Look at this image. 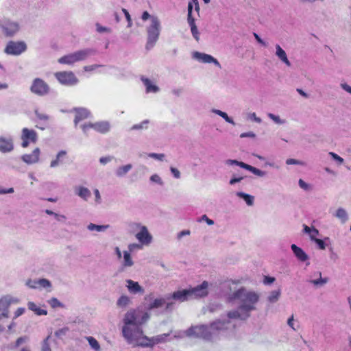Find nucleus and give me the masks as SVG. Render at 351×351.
Returning a JSON list of instances; mask_svg holds the SVG:
<instances>
[{"instance_id":"1","label":"nucleus","mask_w":351,"mask_h":351,"mask_svg":"<svg viewBox=\"0 0 351 351\" xmlns=\"http://www.w3.org/2000/svg\"><path fill=\"white\" fill-rule=\"evenodd\" d=\"M237 283L232 281L226 284L229 292L226 294V300L229 303L238 304L239 309L248 314L256 309V304L259 300V295L244 287L237 288Z\"/></svg>"},{"instance_id":"2","label":"nucleus","mask_w":351,"mask_h":351,"mask_svg":"<svg viewBox=\"0 0 351 351\" xmlns=\"http://www.w3.org/2000/svg\"><path fill=\"white\" fill-rule=\"evenodd\" d=\"M228 321L217 320L209 326L202 324L192 326L185 330L186 337L202 339L206 341L212 340L219 331L226 328Z\"/></svg>"},{"instance_id":"3","label":"nucleus","mask_w":351,"mask_h":351,"mask_svg":"<svg viewBox=\"0 0 351 351\" xmlns=\"http://www.w3.org/2000/svg\"><path fill=\"white\" fill-rule=\"evenodd\" d=\"M122 335L126 341L134 347L146 348L148 337L143 335L141 326L133 324H125L122 328Z\"/></svg>"},{"instance_id":"4","label":"nucleus","mask_w":351,"mask_h":351,"mask_svg":"<svg viewBox=\"0 0 351 351\" xmlns=\"http://www.w3.org/2000/svg\"><path fill=\"white\" fill-rule=\"evenodd\" d=\"M149 317L150 315L148 311H145L138 307L136 309H131L125 314L123 324L141 326L147 322Z\"/></svg>"},{"instance_id":"5","label":"nucleus","mask_w":351,"mask_h":351,"mask_svg":"<svg viewBox=\"0 0 351 351\" xmlns=\"http://www.w3.org/2000/svg\"><path fill=\"white\" fill-rule=\"evenodd\" d=\"M96 52V50L93 49L86 48L64 56L60 58L58 62L60 64L73 65L75 62L85 60L88 58L95 55Z\"/></svg>"},{"instance_id":"6","label":"nucleus","mask_w":351,"mask_h":351,"mask_svg":"<svg viewBox=\"0 0 351 351\" xmlns=\"http://www.w3.org/2000/svg\"><path fill=\"white\" fill-rule=\"evenodd\" d=\"M160 21L157 16L151 18V23L147 27V38L145 49L149 50L154 47L158 40L160 33Z\"/></svg>"},{"instance_id":"7","label":"nucleus","mask_w":351,"mask_h":351,"mask_svg":"<svg viewBox=\"0 0 351 351\" xmlns=\"http://www.w3.org/2000/svg\"><path fill=\"white\" fill-rule=\"evenodd\" d=\"M224 163H225V165H226L228 166H233V165L239 166L241 168H243L244 169H246V170L252 172V173L257 176L258 177L263 178V177L266 176V175H267L266 171H262V170L257 169L254 167H252L248 164H246L243 162L239 161L237 160L228 159V160H225Z\"/></svg>"},{"instance_id":"8","label":"nucleus","mask_w":351,"mask_h":351,"mask_svg":"<svg viewBox=\"0 0 351 351\" xmlns=\"http://www.w3.org/2000/svg\"><path fill=\"white\" fill-rule=\"evenodd\" d=\"M30 90L38 96H45L49 93V86L42 79L35 78L30 87Z\"/></svg>"},{"instance_id":"9","label":"nucleus","mask_w":351,"mask_h":351,"mask_svg":"<svg viewBox=\"0 0 351 351\" xmlns=\"http://www.w3.org/2000/svg\"><path fill=\"white\" fill-rule=\"evenodd\" d=\"M27 49V45L23 41H10L8 43L4 52L8 55L19 56Z\"/></svg>"},{"instance_id":"10","label":"nucleus","mask_w":351,"mask_h":351,"mask_svg":"<svg viewBox=\"0 0 351 351\" xmlns=\"http://www.w3.org/2000/svg\"><path fill=\"white\" fill-rule=\"evenodd\" d=\"M55 77L60 84L65 86H74L78 82V79L71 71L57 72Z\"/></svg>"},{"instance_id":"11","label":"nucleus","mask_w":351,"mask_h":351,"mask_svg":"<svg viewBox=\"0 0 351 351\" xmlns=\"http://www.w3.org/2000/svg\"><path fill=\"white\" fill-rule=\"evenodd\" d=\"M208 283L204 281L200 285L195 287L189 289L191 299L205 297L208 295Z\"/></svg>"},{"instance_id":"12","label":"nucleus","mask_w":351,"mask_h":351,"mask_svg":"<svg viewBox=\"0 0 351 351\" xmlns=\"http://www.w3.org/2000/svg\"><path fill=\"white\" fill-rule=\"evenodd\" d=\"M14 140L11 136H0V152L10 153L14 150Z\"/></svg>"},{"instance_id":"13","label":"nucleus","mask_w":351,"mask_h":351,"mask_svg":"<svg viewBox=\"0 0 351 351\" xmlns=\"http://www.w3.org/2000/svg\"><path fill=\"white\" fill-rule=\"evenodd\" d=\"M192 57L193 59L198 60L202 63H213L215 66L219 68H221V64L219 61L209 54H206L204 53H201L199 51H195L192 54Z\"/></svg>"},{"instance_id":"14","label":"nucleus","mask_w":351,"mask_h":351,"mask_svg":"<svg viewBox=\"0 0 351 351\" xmlns=\"http://www.w3.org/2000/svg\"><path fill=\"white\" fill-rule=\"evenodd\" d=\"M135 237L141 245H148L152 241V236L149 232L147 228L145 226L141 227Z\"/></svg>"},{"instance_id":"15","label":"nucleus","mask_w":351,"mask_h":351,"mask_svg":"<svg viewBox=\"0 0 351 351\" xmlns=\"http://www.w3.org/2000/svg\"><path fill=\"white\" fill-rule=\"evenodd\" d=\"M12 298L6 295L0 299V320L9 317V307L12 303Z\"/></svg>"},{"instance_id":"16","label":"nucleus","mask_w":351,"mask_h":351,"mask_svg":"<svg viewBox=\"0 0 351 351\" xmlns=\"http://www.w3.org/2000/svg\"><path fill=\"white\" fill-rule=\"evenodd\" d=\"M75 113L74 119V125L76 127L80 121L90 117L91 112L85 108H74L72 110Z\"/></svg>"},{"instance_id":"17","label":"nucleus","mask_w":351,"mask_h":351,"mask_svg":"<svg viewBox=\"0 0 351 351\" xmlns=\"http://www.w3.org/2000/svg\"><path fill=\"white\" fill-rule=\"evenodd\" d=\"M308 282L315 287H319L325 285L328 282V278H322L321 271H315L309 276Z\"/></svg>"},{"instance_id":"18","label":"nucleus","mask_w":351,"mask_h":351,"mask_svg":"<svg viewBox=\"0 0 351 351\" xmlns=\"http://www.w3.org/2000/svg\"><path fill=\"white\" fill-rule=\"evenodd\" d=\"M2 29L7 36H12L19 31V26L16 22L7 21L2 25Z\"/></svg>"},{"instance_id":"19","label":"nucleus","mask_w":351,"mask_h":351,"mask_svg":"<svg viewBox=\"0 0 351 351\" xmlns=\"http://www.w3.org/2000/svg\"><path fill=\"white\" fill-rule=\"evenodd\" d=\"M168 299H173L180 302L191 300L189 289L179 290L168 296Z\"/></svg>"},{"instance_id":"20","label":"nucleus","mask_w":351,"mask_h":351,"mask_svg":"<svg viewBox=\"0 0 351 351\" xmlns=\"http://www.w3.org/2000/svg\"><path fill=\"white\" fill-rule=\"evenodd\" d=\"M40 152V149L36 148L32 154L23 155L21 159L28 165L36 163L39 160Z\"/></svg>"},{"instance_id":"21","label":"nucleus","mask_w":351,"mask_h":351,"mask_svg":"<svg viewBox=\"0 0 351 351\" xmlns=\"http://www.w3.org/2000/svg\"><path fill=\"white\" fill-rule=\"evenodd\" d=\"M92 129L95 130L97 132L105 134L110 130V124L108 121L92 123Z\"/></svg>"},{"instance_id":"22","label":"nucleus","mask_w":351,"mask_h":351,"mask_svg":"<svg viewBox=\"0 0 351 351\" xmlns=\"http://www.w3.org/2000/svg\"><path fill=\"white\" fill-rule=\"evenodd\" d=\"M227 316L229 319L245 320L250 316V314H248L245 311H241L239 309V306H238L237 309L229 311Z\"/></svg>"},{"instance_id":"23","label":"nucleus","mask_w":351,"mask_h":351,"mask_svg":"<svg viewBox=\"0 0 351 351\" xmlns=\"http://www.w3.org/2000/svg\"><path fill=\"white\" fill-rule=\"evenodd\" d=\"M291 249L298 261L305 262L308 260L309 257L307 254L295 244H292L291 245Z\"/></svg>"},{"instance_id":"24","label":"nucleus","mask_w":351,"mask_h":351,"mask_svg":"<svg viewBox=\"0 0 351 351\" xmlns=\"http://www.w3.org/2000/svg\"><path fill=\"white\" fill-rule=\"evenodd\" d=\"M169 335L170 333H164L153 337L152 338L148 337V340L146 342L147 344L146 348L153 347L155 344L166 342L167 338L169 336Z\"/></svg>"},{"instance_id":"25","label":"nucleus","mask_w":351,"mask_h":351,"mask_svg":"<svg viewBox=\"0 0 351 351\" xmlns=\"http://www.w3.org/2000/svg\"><path fill=\"white\" fill-rule=\"evenodd\" d=\"M21 139H27L35 143L38 140V135L35 130L25 128L22 130Z\"/></svg>"},{"instance_id":"26","label":"nucleus","mask_w":351,"mask_h":351,"mask_svg":"<svg viewBox=\"0 0 351 351\" xmlns=\"http://www.w3.org/2000/svg\"><path fill=\"white\" fill-rule=\"evenodd\" d=\"M127 288L130 293L133 294L144 293L143 288L137 282L132 280H127Z\"/></svg>"},{"instance_id":"27","label":"nucleus","mask_w":351,"mask_h":351,"mask_svg":"<svg viewBox=\"0 0 351 351\" xmlns=\"http://www.w3.org/2000/svg\"><path fill=\"white\" fill-rule=\"evenodd\" d=\"M141 80L145 86L146 93H158L159 91V87L152 83V82L145 76L141 77Z\"/></svg>"},{"instance_id":"28","label":"nucleus","mask_w":351,"mask_h":351,"mask_svg":"<svg viewBox=\"0 0 351 351\" xmlns=\"http://www.w3.org/2000/svg\"><path fill=\"white\" fill-rule=\"evenodd\" d=\"M75 193L84 201H87L91 196L90 191L88 188L82 186L75 187Z\"/></svg>"},{"instance_id":"29","label":"nucleus","mask_w":351,"mask_h":351,"mask_svg":"<svg viewBox=\"0 0 351 351\" xmlns=\"http://www.w3.org/2000/svg\"><path fill=\"white\" fill-rule=\"evenodd\" d=\"M276 56L287 66H290L291 65L289 60L285 51L279 45H276Z\"/></svg>"},{"instance_id":"30","label":"nucleus","mask_w":351,"mask_h":351,"mask_svg":"<svg viewBox=\"0 0 351 351\" xmlns=\"http://www.w3.org/2000/svg\"><path fill=\"white\" fill-rule=\"evenodd\" d=\"M166 303V299L164 298L154 299L146 307V310L150 311L154 308L162 307Z\"/></svg>"},{"instance_id":"31","label":"nucleus","mask_w":351,"mask_h":351,"mask_svg":"<svg viewBox=\"0 0 351 351\" xmlns=\"http://www.w3.org/2000/svg\"><path fill=\"white\" fill-rule=\"evenodd\" d=\"M339 219L341 223H345L348 220V212L343 208H339L333 215Z\"/></svg>"},{"instance_id":"32","label":"nucleus","mask_w":351,"mask_h":351,"mask_svg":"<svg viewBox=\"0 0 351 351\" xmlns=\"http://www.w3.org/2000/svg\"><path fill=\"white\" fill-rule=\"evenodd\" d=\"M132 168L131 164H127L125 165L119 167L115 171V175L118 178L124 177Z\"/></svg>"},{"instance_id":"33","label":"nucleus","mask_w":351,"mask_h":351,"mask_svg":"<svg viewBox=\"0 0 351 351\" xmlns=\"http://www.w3.org/2000/svg\"><path fill=\"white\" fill-rule=\"evenodd\" d=\"M27 307L30 311H34L37 315H46L47 314V311L46 310L38 307L33 302H29L27 303Z\"/></svg>"},{"instance_id":"34","label":"nucleus","mask_w":351,"mask_h":351,"mask_svg":"<svg viewBox=\"0 0 351 351\" xmlns=\"http://www.w3.org/2000/svg\"><path fill=\"white\" fill-rule=\"evenodd\" d=\"M66 152L62 150L58 153L56 159L51 162L50 167L52 168L58 167L62 162V158L66 156Z\"/></svg>"},{"instance_id":"35","label":"nucleus","mask_w":351,"mask_h":351,"mask_svg":"<svg viewBox=\"0 0 351 351\" xmlns=\"http://www.w3.org/2000/svg\"><path fill=\"white\" fill-rule=\"evenodd\" d=\"M212 112L213 113L220 116L221 117H222L226 122L230 123L231 125H236L234 120L231 117H228V115L226 112H223L220 110H217V109H213Z\"/></svg>"},{"instance_id":"36","label":"nucleus","mask_w":351,"mask_h":351,"mask_svg":"<svg viewBox=\"0 0 351 351\" xmlns=\"http://www.w3.org/2000/svg\"><path fill=\"white\" fill-rule=\"evenodd\" d=\"M134 265V261L132 259L130 252L124 251L123 252V261L122 263V266L123 267H130Z\"/></svg>"},{"instance_id":"37","label":"nucleus","mask_w":351,"mask_h":351,"mask_svg":"<svg viewBox=\"0 0 351 351\" xmlns=\"http://www.w3.org/2000/svg\"><path fill=\"white\" fill-rule=\"evenodd\" d=\"M109 225H96L90 223L88 225L87 228L90 231L104 232L109 228Z\"/></svg>"},{"instance_id":"38","label":"nucleus","mask_w":351,"mask_h":351,"mask_svg":"<svg viewBox=\"0 0 351 351\" xmlns=\"http://www.w3.org/2000/svg\"><path fill=\"white\" fill-rule=\"evenodd\" d=\"M236 195L239 197L243 199L248 206L253 205L254 199L253 196L248 195L247 193H245L243 192H237Z\"/></svg>"},{"instance_id":"39","label":"nucleus","mask_w":351,"mask_h":351,"mask_svg":"<svg viewBox=\"0 0 351 351\" xmlns=\"http://www.w3.org/2000/svg\"><path fill=\"white\" fill-rule=\"evenodd\" d=\"M280 293H281L280 289L272 291L269 293V295H268L267 300L270 303H275V302H276L279 300V298L280 296Z\"/></svg>"},{"instance_id":"40","label":"nucleus","mask_w":351,"mask_h":351,"mask_svg":"<svg viewBox=\"0 0 351 351\" xmlns=\"http://www.w3.org/2000/svg\"><path fill=\"white\" fill-rule=\"evenodd\" d=\"M193 5L190 2L188 5L187 21L189 25H195V18L192 16Z\"/></svg>"},{"instance_id":"41","label":"nucleus","mask_w":351,"mask_h":351,"mask_svg":"<svg viewBox=\"0 0 351 351\" xmlns=\"http://www.w3.org/2000/svg\"><path fill=\"white\" fill-rule=\"evenodd\" d=\"M130 302V298L126 295H121L117 302V304L119 307L127 306Z\"/></svg>"},{"instance_id":"42","label":"nucleus","mask_w":351,"mask_h":351,"mask_svg":"<svg viewBox=\"0 0 351 351\" xmlns=\"http://www.w3.org/2000/svg\"><path fill=\"white\" fill-rule=\"evenodd\" d=\"M149 120H144L140 123L134 124L130 128L131 130H140L147 128V125L149 124Z\"/></svg>"},{"instance_id":"43","label":"nucleus","mask_w":351,"mask_h":351,"mask_svg":"<svg viewBox=\"0 0 351 351\" xmlns=\"http://www.w3.org/2000/svg\"><path fill=\"white\" fill-rule=\"evenodd\" d=\"M86 339L93 349L95 350L96 351H98L100 349V346L98 341L94 337H87Z\"/></svg>"},{"instance_id":"44","label":"nucleus","mask_w":351,"mask_h":351,"mask_svg":"<svg viewBox=\"0 0 351 351\" xmlns=\"http://www.w3.org/2000/svg\"><path fill=\"white\" fill-rule=\"evenodd\" d=\"M267 116L268 117H269V119H271L274 123L277 124L282 125L286 123V121L285 119H280L279 116L276 115L274 114L269 113Z\"/></svg>"},{"instance_id":"45","label":"nucleus","mask_w":351,"mask_h":351,"mask_svg":"<svg viewBox=\"0 0 351 351\" xmlns=\"http://www.w3.org/2000/svg\"><path fill=\"white\" fill-rule=\"evenodd\" d=\"M51 339V335H49L42 342L41 351H51L49 340Z\"/></svg>"},{"instance_id":"46","label":"nucleus","mask_w":351,"mask_h":351,"mask_svg":"<svg viewBox=\"0 0 351 351\" xmlns=\"http://www.w3.org/2000/svg\"><path fill=\"white\" fill-rule=\"evenodd\" d=\"M48 304L53 308L58 307H64L62 303H61L56 298H52L48 300Z\"/></svg>"},{"instance_id":"47","label":"nucleus","mask_w":351,"mask_h":351,"mask_svg":"<svg viewBox=\"0 0 351 351\" xmlns=\"http://www.w3.org/2000/svg\"><path fill=\"white\" fill-rule=\"evenodd\" d=\"M38 287H43V288H51V283L47 279H45V278L38 279Z\"/></svg>"},{"instance_id":"48","label":"nucleus","mask_w":351,"mask_h":351,"mask_svg":"<svg viewBox=\"0 0 351 351\" xmlns=\"http://www.w3.org/2000/svg\"><path fill=\"white\" fill-rule=\"evenodd\" d=\"M286 164L288 165H301V166H304L306 165V163L304 161L296 160L294 158L287 159Z\"/></svg>"},{"instance_id":"49","label":"nucleus","mask_w":351,"mask_h":351,"mask_svg":"<svg viewBox=\"0 0 351 351\" xmlns=\"http://www.w3.org/2000/svg\"><path fill=\"white\" fill-rule=\"evenodd\" d=\"M191 27V34L193 36V38L199 41V33L197 29V27L196 25H189Z\"/></svg>"},{"instance_id":"50","label":"nucleus","mask_w":351,"mask_h":351,"mask_svg":"<svg viewBox=\"0 0 351 351\" xmlns=\"http://www.w3.org/2000/svg\"><path fill=\"white\" fill-rule=\"evenodd\" d=\"M69 328L68 327H64L62 328H60L55 332V335L60 338L62 336L66 335V334L69 332Z\"/></svg>"},{"instance_id":"51","label":"nucleus","mask_w":351,"mask_h":351,"mask_svg":"<svg viewBox=\"0 0 351 351\" xmlns=\"http://www.w3.org/2000/svg\"><path fill=\"white\" fill-rule=\"evenodd\" d=\"M34 112L36 117L40 120L47 121L49 119V117L47 114L39 112L37 109L35 110Z\"/></svg>"},{"instance_id":"52","label":"nucleus","mask_w":351,"mask_h":351,"mask_svg":"<svg viewBox=\"0 0 351 351\" xmlns=\"http://www.w3.org/2000/svg\"><path fill=\"white\" fill-rule=\"evenodd\" d=\"M29 341V337L27 336H23L18 338L15 342L14 348H17L20 346L21 344L25 343Z\"/></svg>"},{"instance_id":"53","label":"nucleus","mask_w":351,"mask_h":351,"mask_svg":"<svg viewBox=\"0 0 351 351\" xmlns=\"http://www.w3.org/2000/svg\"><path fill=\"white\" fill-rule=\"evenodd\" d=\"M150 180L152 182L157 183L158 184L162 186L164 184L161 178L158 174H154L150 177Z\"/></svg>"},{"instance_id":"54","label":"nucleus","mask_w":351,"mask_h":351,"mask_svg":"<svg viewBox=\"0 0 351 351\" xmlns=\"http://www.w3.org/2000/svg\"><path fill=\"white\" fill-rule=\"evenodd\" d=\"M26 285L31 289H38V280H31L29 279L26 282Z\"/></svg>"},{"instance_id":"55","label":"nucleus","mask_w":351,"mask_h":351,"mask_svg":"<svg viewBox=\"0 0 351 351\" xmlns=\"http://www.w3.org/2000/svg\"><path fill=\"white\" fill-rule=\"evenodd\" d=\"M298 184L300 186V187L302 189H304V191H310L311 190V186L310 184H307L306 182H305L302 179H300L298 180Z\"/></svg>"},{"instance_id":"56","label":"nucleus","mask_w":351,"mask_h":351,"mask_svg":"<svg viewBox=\"0 0 351 351\" xmlns=\"http://www.w3.org/2000/svg\"><path fill=\"white\" fill-rule=\"evenodd\" d=\"M197 221L198 222L205 221L209 226L214 224V221L209 219L206 215H203L200 218L197 219Z\"/></svg>"},{"instance_id":"57","label":"nucleus","mask_w":351,"mask_h":351,"mask_svg":"<svg viewBox=\"0 0 351 351\" xmlns=\"http://www.w3.org/2000/svg\"><path fill=\"white\" fill-rule=\"evenodd\" d=\"M141 243H130L128 245V251L130 253L134 252L135 250L141 249L142 248Z\"/></svg>"},{"instance_id":"58","label":"nucleus","mask_w":351,"mask_h":351,"mask_svg":"<svg viewBox=\"0 0 351 351\" xmlns=\"http://www.w3.org/2000/svg\"><path fill=\"white\" fill-rule=\"evenodd\" d=\"M329 155L332 157L333 160L337 161L339 165H341L343 163L344 160L343 158L340 157L339 155L334 152H329Z\"/></svg>"},{"instance_id":"59","label":"nucleus","mask_w":351,"mask_h":351,"mask_svg":"<svg viewBox=\"0 0 351 351\" xmlns=\"http://www.w3.org/2000/svg\"><path fill=\"white\" fill-rule=\"evenodd\" d=\"M148 156L152 158L162 161L165 158V155L164 154L150 153L148 154Z\"/></svg>"},{"instance_id":"60","label":"nucleus","mask_w":351,"mask_h":351,"mask_svg":"<svg viewBox=\"0 0 351 351\" xmlns=\"http://www.w3.org/2000/svg\"><path fill=\"white\" fill-rule=\"evenodd\" d=\"M128 226L131 231H135V230L139 231L141 227H142L143 225H141L139 223L132 222V223H129Z\"/></svg>"},{"instance_id":"61","label":"nucleus","mask_w":351,"mask_h":351,"mask_svg":"<svg viewBox=\"0 0 351 351\" xmlns=\"http://www.w3.org/2000/svg\"><path fill=\"white\" fill-rule=\"evenodd\" d=\"M81 129L82 130L84 134L86 135V136H88V130L92 128V123H84V124H82L81 126H80Z\"/></svg>"},{"instance_id":"62","label":"nucleus","mask_w":351,"mask_h":351,"mask_svg":"<svg viewBox=\"0 0 351 351\" xmlns=\"http://www.w3.org/2000/svg\"><path fill=\"white\" fill-rule=\"evenodd\" d=\"M319 234V231L314 227H312L311 230V232L309 234V237L312 241H315L317 239L316 237Z\"/></svg>"},{"instance_id":"63","label":"nucleus","mask_w":351,"mask_h":351,"mask_svg":"<svg viewBox=\"0 0 351 351\" xmlns=\"http://www.w3.org/2000/svg\"><path fill=\"white\" fill-rule=\"evenodd\" d=\"M97 31L99 33L108 32L110 33L111 32L110 28L103 27L100 25L99 23L96 24Z\"/></svg>"},{"instance_id":"64","label":"nucleus","mask_w":351,"mask_h":351,"mask_svg":"<svg viewBox=\"0 0 351 351\" xmlns=\"http://www.w3.org/2000/svg\"><path fill=\"white\" fill-rule=\"evenodd\" d=\"M340 87L343 90H345L346 92H347L348 93H349L350 95H351V86H350L349 84H348L346 82H341L340 84Z\"/></svg>"}]
</instances>
